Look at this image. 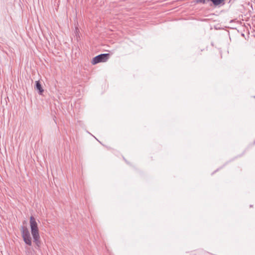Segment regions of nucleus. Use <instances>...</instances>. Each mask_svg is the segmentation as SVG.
I'll return each mask as SVG.
<instances>
[{
  "instance_id": "1",
  "label": "nucleus",
  "mask_w": 255,
  "mask_h": 255,
  "mask_svg": "<svg viewBox=\"0 0 255 255\" xmlns=\"http://www.w3.org/2000/svg\"><path fill=\"white\" fill-rule=\"evenodd\" d=\"M30 226L31 233L33 239V242L36 246V248L38 249L41 245L39 230L35 219L32 216L30 217Z\"/></svg>"
},
{
  "instance_id": "2",
  "label": "nucleus",
  "mask_w": 255,
  "mask_h": 255,
  "mask_svg": "<svg viewBox=\"0 0 255 255\" xmlns=\"http://www.w3.org/2000/svg\"><path fill=\"white\" fill-rule=\"evenodd\" d=\"M20 231L21 232L22 237L25 244L30 246H31V238L27 228L24 226H21Z\"/></svg>"
},
{
  "instance_id": "3",
  "label": "nucleus",
  "mask_w": 255,
  "mask_h": 255,
  "mask_svg": "<svg viewBox=\"0 0 255 255\" xmlns=\"http://www.w3.org/2000/svg\"><path fill=\"white\" fill-rule=\"evenodd\" d=\"M110 56V54L109 53L101 54L94 57L91 62L93 65H96L100 62H105L109 59Z\"/></svg>"
},
{
  "instance_id": "4",
  "label": "nucleus",
  "mask_w": 255,
  "mask_h": 255,
  "mask_svg": "<svg viewBox=\"0 0 255 255\" xmlns=\"http://www.w3.org/2000/svg\"><path fill=\"white\" fill-rule=\"evenodd\" d=\"M34 88L39 95H42L43 93L44 92V90L39 81H35Z\"/></svg>"
},
{
  "instance_id": "5",
  "label": "nucleus",
  "mask_w": 255,
  "mask_h": 255,
  "mask_svg": "<svg viewBox=\"0 0 255 255\" xmlns=\"http://www.w3.org/2000/svg\"><path fill=\"white\" fill-rule=\"evenodd\" d=\"M211 1L215 6L224 4L225 0H207V1Z\"/></svg>"
},
{
  "instance_id": "6",
  "label": "nucleus",
  "mask_w": 255,
  "mask_h": 255,
  "mask_svg": "<svg viewBox=\"0 0 255 255\" xmlns=\"http://www.w3.org/2000/svg\"><path fill=\"white\" fill-rule=\"evenodd\" d=\"M197 2L204 4L206 3V0H197Z\"/></svg>"
}]
</instances>
